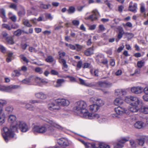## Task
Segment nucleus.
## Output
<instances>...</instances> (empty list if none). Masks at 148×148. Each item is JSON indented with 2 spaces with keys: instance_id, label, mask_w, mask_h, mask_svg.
I'll return each instance as SVG.
<instances>
[{
  "instance_id": "nucleus-1",
  "label": "nucleus",
  "mask_w": 148,
  "mask_h": 148,
  "mask_svg": "<svg viewBox=\"0 0 148 148\" xmlns=\"http://www.w3.org/2000/svg\"><path fill=\"white\" fill-rule=\"evenodd\" d=\"M10 130L7 127H4L3 128L4 132L2 133V136L5 140L7 142L11 138L14 137V134L13 132H18V129L23 132H27L29 128L27 124L23 121H17L14 125H12L10 127Z\"/></svg>"
},
{
  "instance_id": "nucleus-2",
  "label": "nucleus",
  "mask_w": 148,
  "mask_h": 148,
  "mask_svg": "<svg viewBox=\"0 0 148 148\" xmlns=\"http://www.w3.org/2000/svg\"><path fill=\"white\" fill-rule=\"evenodd\" d=\"M55 130L51 126H48L47 124H44L41 125H35L32 129V131L34 134L37 133L44 134L47 132L51 134L54 132Z\"/></svg>"
},
{
  "instance_id": "nucleus-3",
  "label": "nucleus",
  "mask_w": 148,
  "mask_h": 148,
  "mask_svg": "<svg viewBox=\"0 0 148 148\" xmlns=\"http://www.w3.org/2000/svg\"><path fill=\"white\" fill-rule=\"evenodd\" d=\"M75 106L74 109L76 110V112L79 113L81 116L84 118L88 113V111L86 109L87 106L86 102L83 101H78L75 103Z\"/></svg>"
},
{
  "instance_id": "nucleus-4",
  "label": "nucleus",
  "mask_w": 148,
  "mask_h": 148,
  "mask_svg": "<svg viewBox=\"0 0 148 148\" xmlns=\"http://www.w3.org/2000/svg\"><path fill=\"white\" fill-rule=\"evenodd\" d=\"M130 99L131 101L133 102L130 104L129 110L132 113L137 112L139 110H140L138 105L140 103H142V101L137 97H132Z\"/></svg>"
},
{
  "instance_id": "nucleus-5",
  "label": "nucleus",
  "mask_w": 148,
  "mask_h": 148,
  "mask_svg": "<svg viewBox=\"0 0 148 148\" xmlns=\"http://www.w3.org/2000/svg\"><path fill=\"white\" fill-rule=\"evenodd\" d=\"M115 111L116 114H113L112 116L115 118H119V116L122 115L124 114H127L128 113V111L125 108L119 106L115 108Z\"/></svg>"
},
{
  "instance_id": "nucleus-6",
  "label": "nucleus",
  "mask_w": 148,
  "mask_h": 148,
  "mask_svg": "<svg viewBox=\"0 0 148 148\" xmlns=\"http://www.w3.org/2000/svg\"><path fill=\"white\" fill-rule=\"evenodd\" d=\"M59 58H58V61L59 62L62 64L63 66L62 69L64 71H67V69L68 68V65L66 64V60L63 58V57L65 56L66 53L65 52H58Z\"/></svg>"
},
{
  "instance_id": "nucleus-7",
  "label": "nucleus",
  "mask_w": 148,
  "mask_h": 148,
  "mask_svg": "<svg viewBox=\"0 0 148 148\" xmlns=\"http://www.w3.org/2000/svg\"><path fill=\"white\" fill-rule=\"evenodd\" d=\"M48 107L49 110L55 111L60 109V107L58 103L56 102V100L54 102L49 103Z\"/></svg>"
},
{
  "instance_id": "nucleus-8",
  "label": "nucleus",
  "mask_w": 148,
  "mask_h": 148,
  "mask_svg": "<svg viewBox=\"0 0 148 148\" xmlns=\"http://www.w3.org/2000/svg\"><path fill=\"white\" fill-rule=\"evenodd\" d=\"M46 122L51 125V126L48 125V126H51L54 129V127H55L62 130H63L64 128L54 120L48 119Z\"/></svg>"
},
{
  "instance_id": "nucleus-9",
  "label": "nucleus",
  "mask_w": 148,
  "mask_h": 148,
  "mask_svg": "<svg viewBox=\"0 0 148 148\" xmlns=\"http://www.w3.org/2000/svg\"><path fill=\"white\" fill-rule=\"evenodd\" d=\"M86 147H88L90 146H91L92 148H110L109 145H107L103 143H101L99 144V147H96L94 144H90L89 143H85L84 144Z\"/></svg>"
},
{
  "instance_id": "nucleus-10",
  "label": "nucleus",
  "mask_w": 148,
  "mask_h": 148,
  "mask_svg": "<svg viewBox=\"0 0 148 148\" xmlns=\"http://www.w3.org/2000/svg\"><path fill=\"white\" fill-rule=\"evenodd\" d=\"M143 88L140 86H136L132 87L131 88L132 92L136 94H141L143 91Z\"/></svg>"
},
{
  "instance_id": "nucleus-11",
  "label": "nucleus",
  "mask_w": 148,
  "mask_h": 148,
  "mask_svg": "<svg viewBox=\"0 0 148 148\" xmlns=\"http://www.w3.org/2000/svg\"><path fill=\"white\" fill-rule=\"evenodd\" d=\"M93 14L90 15L89 16L85 18L86 20L90 19L93 21L97 19L98 16L99 15V13L97 10H95L92 11Z\"/></svg>"
},
{
  "instance_id": "nucleus-12",
  "label": "nucleus",
  "mask_w": 148,
  "mask_h": 148,
  "mask_svg": "<svg viewBox=\"0 0 148 148\" xmlns=\"http://www.w3.org/2000/svg\"><path fill=\"white\" fill-rule=\"evenodd\" d=\"M19 87V86L18 85H10L8 87L4 86H3L2 91H5L8 92H12L13 90L17 89Z\"/></svg>"
},
{
  "instance_id": "nucleus-13",
  "label": "nucleus",
  "mask_w": 148,
  "mask_h": 148,
  "mask_svg": "<svg viewBox=\"0 0 148 148\" xmlns=\"http://www.w3.org/2000/svg\"><path fill=\"white\" fill-rule=\"evenodd\" d=\"M5 114L3 108L0 107V125H2L5 122Z\"/></svg>"
},
{
  "instance_id": "nucleus-14",
  "label": "nucleus",
  "mask_w": 148,
  "mask_h": 148,
  "mask_svg": "<svg viewBox=\"0 0 148 148\" xmlns=\"http://www.w3.org/2000/svg\"><path fill=\"white\" fill-rule=\"evenodd\" d=\"M56 102L58 103L59 105H61L64 106H67L70 103L69 101L65 99H58L56 100Z\"/></svg>"
},
{
  "instance_id": "nucleus-15",
  "label": "nucleus",
  "mask_w": 148,
  "mask_h": 148,
  "mask_svg": "<svg viewBox=\"0 0 148 148\" xmlns=\"http://www.w3.org/2000/svg\"><path fill=\"white\" fill-rule=\"evenodd\" d=\"M137 4L136 3H133L132 2H130L129 7V10L131 12L134 13H136L137 12Z\"/></svg>"
},
{
  "instance_id": "nucleus-16",
  "label": "nucleus",
  "mask_w": 148,
  "mask_h": 148,
  "mask_svg": "<svg viewBox=\"0 0 148 148\" xmlns=\"http://www.w3.org/2000/svg\"><path fill=\"white\" fill-rule=\"evenodd\" d=\"M84 116V118L89 119H98L99 117V116L98 114H92L88 112V113Z\"/></svg>"
},
{
  "instance_id": "nucleus-17",
  "label": "nucleus",
  "mask_w": 148,
  "mask_h": 148,
  "mask_svg": "<svg viewBox=\"0 0 148 148\" xmlns=\"http://www.w3.org/2000/svg\"><path fill=\"white\" fill-rule=\"evenodd\" d=\"M35 96L37 98L42 100L45 99L47 97V95L42 92L36 93L35 94Z\"/></svg>"
},
{
  "instance_id": "nucleus-18",
  "label": "nucleus",
  "mask_w": 148,
  "mask_h": 148,
  "mask_svg": "<svg viewBox=\"0 0 148 148\" xmlns=\"http://www.w3.org/2000/svg\"><path fill=\"white\" fill-rule=\"evenodd\" d=\"M57 142L59 145L64 147L67 146L68 145L67 140L63 138L58 139Z\"/></svg>"
},
{
  "instance_id": "nucleus-19",
  "label": "nucleus",
  "mask_w": 148,
  "mask_h": 148,
  "mask_svg": "<svg viewBox=\"0 0 148 148\" xmlns=\"http://www.w3.org/2000/svg\"><path fill=\"white\" fill-rule=\"evenodd\" d=\"M100 87L104 88V82L99 81L98 82H92V87Z\"/></svg>"
},
{
  "instance_id": "nucleus-20",
  "label": "nucleus",
  "mask_w": 148,
  "mask_h": 148,
  "mask_svg": "<svg viewBox=\"0 0 148 148\" xmlns=\"http://www.w3.org/2000/svg\"><path fill=\"white\" fill-rule=\"evenodd\" d=\"M125 90L121 89H117L115 90V95L117 96H123L126 94Z\"/></svg>"
},
{
  "instance_id": "nucleus-21",
  "label": "nucleus",
  "mask_w": 148,
  "mask_h": 148,
  "mask_svg": "<svg viewBox=\"0 0 148 148\" xmlns=\"http://www.w3.org/2000/svg\"><path fill=\"white\" fill-rule=\"evenodd\" d=\"M123 103V99L121 98L118 97L116 98L114 101V104L116 106L121 105Z\"/></svg>"
},
{
  "instance_id": "nucleus-22",
  "label": "nucleus",
  "mask_w": 148,
  "mask_h": 148,
  "mask_svg": "<svg viewBox=\"0 0 148 148\" xmlns=\"http://www.w3.org/2000/svg\"><path fill=\"white\" fill-rule=\"evenodd\" d=\"M89 107L90 110L93 112H95L97 111L99 109V107L96 104L90 105Z\"/></svg>"
},
{
  "instance_id": "nucleus-23",
  "label": "nucleus",
  "mask_w": 148,
  "mask_h": 148,
  "mask_svg": "<svg viewBox=\"0 0 148 148\" xmlns=\"http://www.w3.org/2000/svg\"><path fill=\"white\" fill-rule=\"evenodd\" d=\"M140 112L145 114H148V106H143L140 108Z\"/></svg>"
},
{
  "instance_id": "nucleus-24",
  "label": "nucleus",
  "mask_w": 148,
  "mask_h": 148,
  "mask_svg": "<svg viewBox=\"0 0 148 148\" xmlns=\"http://www.w3.org/2000/svg\"><path fill=\"white\" fill-rule=\"evenodd\" d=\"M79 81L80 84L82 85H83L86 86L92 87V82L90 83H87L85 82L84 80L80 78H79Z\"/></svg>"
},
{
  "instance_id": "nucleus-25",
  "label": "nucleus",
  "mask_w": 148,
  "mask_h": 148,
  "mask_svg": "<svg viewBox=\"0 0 148 148\" xmlns=\"http://www.w3.org/2000/svg\"><path fill=\"white\" fill-rule=\"evenodd\" d=\"M16 117L15 115L11 114L9 116L8 120L9 123H12L16 121Z\"/></svg>"
},
{
  "instance_id": "nucleus-26",
  "label": "nucleus",
  "mask_w": 148,
  "mask_h": 148,
  "mask_svg": "<svg viewBox=\"0 0 148 148\" xmlns=\"http://www.w3.org/2000/svg\"><path fill=\"white\" fill-rule=\"evenodd\" d=\"M143 123L142 121H138L134 124V127L137 129H141L143 127Z\"/></svg>"
},
{
  "instance_id": "nucleus-27",
  "label": "nucleus",
  "mask_w": 148,
  "mask_h": 148,
  "mask_svg": "<svg viewBox=\"0 0 148 148\" xmlns=\"http://www.w3.org/2000/svg\"><path fill=\"white\" fill-rule=\"evenodd\" d=\"M93 50L92 47L89 48L85 51L84 53L86 56H89L93 54Z\"/></svg>"
},
{
  "instance_id": "nucleus-28",
  "label": "nucleus",
  "mask_w": 148,
  "mask_h": 148,
  "mask_svg": "<svg viewBox=\"0 0 148 148\" xmlns=\"http://www.w3.org/2000/svg\"><path fill=\"white\" fill-rule=\"evenodd\" d=\"M99 70L98 69H93L90 70V73L91 74L94 76L98 77L99 75Z\"/></svg>"
},
{
  "instance_id": "nucleus-29",
  "label": "nucleus",
  "mask_w": 148,
  "mask_h": 148,
  "mask_svg": "<svg viewBox=\"0 0 148 148\" xmlns=\"http://www.w3.org/2000/svg\"><path fill=\"white\" fill-rule=\"evenodd\" d=\"M64 82V80L63 79H58L57 82L56 84L54 85L55 87L58 88L62 86V84Z\"/></svg>"
},
{
  "instance_id": "nucleus-30",
  "label": "nucleus",
  "mask_w": 148,
  "mask_h": 148,
  "mask_svg": "<svg viewBox=\"0 0 148 148\" xmlns=\"http://www.w3.org/2000/svg\"><path fill=\"white\" fill-rule=\"evenodd\" d=\"M104 103L105 102L103 100L98 98L97 101H96V104L99 107L103 105Z\"/></svg>"
},
{
  "instance_id": "nucleus-31",
  "label": "nucleus",
  "mask_w": 148,
  "mask_h": 148,
  "mask_svg": "<svg viewBox=\"0 0 148 148\" xmlns=\"http://www.w3.org/2000/svg\"><path fill=\"white\" fill-rule=\"evenodd\" d=\"M130 139V138L129 136L122 137L121 138L119 142L122 143L124 144L129 141Z\"/></svg>"
},
{
  "instance_id": "nucleus-32",
  "label": "nucleus",
  "mask_w": 148,
  "mask_h": 148,
  "mask_svg": "<svg viewBox=\"0 0 148 148\" xmlns=\"http://www.w3.org/2000/svg\"><path fill=\"white\" fill-rule=\"evenodd\" d=\"M75 8L73 6H70L69 9L67 10L68 13L69 14L73 13L75 11Z\"/></svg>"
},
{
  "instance_id": "nucleus-33",
  "label": "nucleus",
  "mask_w": 148,
  "mask_h": 148,
  "mask_svg": "<svg viewBox=\"0 0 148 148\" xmlns=\"http://www.w3.org/2000/svg\"><path fill=\"white\" fill-rule=\"evenodd\" d=\"M103 55L101 54H98L97 56L96 60L99 63L100 61H101V60L103 59Z\"/></svg>"
},
{
  "instance_id": "nucleus-34",
  "label": "nucleus",
  "mask_w": 148,
  "mask_h": 148,
  "mask_svg": "<svg viewBox=\"0 0 148 148\" xmlns=\"http://www.w3.org/2000/svg\"><path fill=\"white\" fill-rule=\"evenodd\" d=\"M6 40L9 44H13L14 43L13 38L9 36L8 37H7Z\"/></svg>"
},
{
  "instance_id": "nucleus-35",
  "label": "nucleus",
  "mask_w": 148,
  "mask_h": 148,
  "mask_svg": "<svg viewBox=\"0 0 148 148\" xmlns=\"http://www.w3.org/2000/svg\"><path fill=\"white\" fill-rule=\"evenodd\" d=\"M145 63V62L143 60L138 61L137 63V66L139 68H141L143 66Z\"/></svg>"
},
{
  "instance_id": "nucleus-36",
  "label": "nucleus",
  "mask_w": 148,
  "mask_h": 148,
  "mask_svg": "<svg viewBox=\"0 0 148 148\" xmlns=\"http://www.w3.org/2000/svg\"><path fill=\"white\" fill-rule=\"evenodd\" d=\"M23 24L25 26L28 27H31L32 26V25L30 24L29 20H24L23 21Z\"/></svg>"
},
{
  "instance_id": "nucleus-37",
  "label": "nucleus",
  "mask_w": 148,
  "mask_h": 148,
  "mask_svg": "<svg viewBox=\"0 0 148 148\" xmlns=\"http://www.w3.org/2000/svg\"><path fill=\"white\" fill-rule=\"evenodd\" d=\"M22 30L20 29H18L16 31H15L14 33V34L17 36H20L22 33Z\"/></svg>"
},
{
  "instance_id": "nucleus-38",
  "label": "nucleus",
  "mask_w": 148,
  "mask_h": 148,
  "mask_svg": "<svg viewBox=\"0 0 148 148\" xmlns=\"http://www.w3.org/2000/svg\"><path fill=\"white\" fill-rule=\"evenodd\" d=\"M46 61L48 62H51L53 61V58L51 56H49L45 59Z\"/></svg>"
},
{
  "instance_id": "nucleus-39",
  "label": "nucleus",
  "mask_w": 148,
  "mask_h": 148,
  "mask_svg": "<svg viewBox=\"0 0 148 148\" xmlns=\"http://www.w3.org/2000/svg\"><path fill=\"white\" fill-rule=\"evenodd\" d=\"M123 25L125 28L126 26L129 27H132V23L130 22H127L126 24L123 23Z\"/></svg>"
},
{
  "instance_id": "nucleus-40",
  "label": "nucleus",
  "mask_w": 148,
  "mask_h": 148,
  "mask_svg": "<svg viewBox=\"0 0 148 148\" xmlns=\"http://www.w3.org/2000/svg\"><path fill=\"white\" fill-rule=\"evenodd\" d=\"M98 98L96 97H92L90 98V102L92 103H96V101H97Z\"/></svg>"
},
{
  "instance_id": "nucleus-41",
  "label": "nucleus",
  "mask_w": 148,
  "mask_h": 148,
  "mask_svg": "<svg viewBox=\"0 0 148 148\" xmlns=\"http://www.w3.org/2000/svg\"><path fill=\"white\" fill-rule=\"evenodd\" d=\"M34 79L36 83H37L39 85H40V84L41 83V78L38 77H36L34 78Z\"/></svg>"
},
{
  "instance_id": "nucleus-42",
  "label": "nucleus",
  "mask_w": 148,
  "mask_h": 148,
  "mask_svg": "<svg viewBox=\"0 0 148 148\" xmlns=\"http://www.w3.org/2000/svg\"><path fill=\"white\" fill-rule=\"evenodd\" d=\"M129 141L130 145L132 147H136V144L134 140H130Z\"/></svg>"
},
{
  "instance_id": "nucleus-43",
  "label": "nucleus",
  "mask_w": 148,
  "mask_h": 148,
  "mask_svg": "<svg viewBox=\"0 0 148 148\" xmlns=\"http://www.w3.org/2000/svg\"><path fill=\"white\" fill-rule=\"evenodd\" d=\"M112 2V0H106L104 2L108 6L109 8H111V4L110 3V2Z\"/></svg>"
},
{
  "instance_id": "nucleus-44",
  "label": "nucleus",
  "mask_w": 148,
  "mask_h": 148,
  "mask_svg": "<svg viewBox=\"0 0 148 148\" xmlns=\"http://www.w3.org/2000/svg\"><path fill=\"white\" fill-rule=\"evenodd\" d=\"M2 27L3 28H5L8 30H10L11 28L8 25L4 24L2 25Z\"/></svg>"
},
{
  "instance_id": "nucleus-45",
  "label": "nucleus",
  "mask_w": 148,
  "mask_h": 148,
  "mask_svg": "<svg viewBox=\"0 0 148 148\" xmlns=\"http://www.w3.org/2000/svg\"><path fill=\"white\" fill-rule=\"evenodd\" d=\"M124 33H119L117 36V38L118 39H116V41L117 42L119 40L121 39L123 37V36Z\"/></svg>"
},
{
  "instance_id": "nucleus-46",
  "label": "nucleus",
  "mask_w": 148,
  "mask_h": 148,
  "mask_svg": "<svg viewBox=\"0 0 148 148\" xmlns=\"http://www.w3.org/2000/svg\"><path fill=\"white\" fill-rule=\"evenodd\" d=\"M30 82V80L28 79H25L22 81L23 83L27 84H29Z\"/></svg>"
},
{
  "instance_id": "nucleus-47",
  "label": "nucleus",
  "mask_w": 148,
  "mask_h": 148,
  "mask_svg": "<svg viewBox=\"0 0 148 148\" xmlns=\"http://www.w3.org/2000/svg\"><path fill=\"white\" fill-rule=\"evenodd\" d=\"M125 34L128 39H131L134 36L133 34L132 33H127Z\"/></svg>"
},
{
  "instance_id": "nucleus-48",
  "label": "nucleus",
  "mask_w": 148,
  "mask_h": 148,
  "mask_svg": "<svg viewBox=\"0 0 148 148\" xmlns=\"http://www.w3.org/2000/svg\"><path fill=\"white\" fill-rule=\"evenodd\" d=\"M5 110L8 112H12L13 110V108L10 106H8L5 108Z\"/></svg>"
},
{
  "instance_id": "nucleus-49",
  "label": "nucleus",
  "mask_w": 148,
  "mask_h": 148,
  "mask_svg": "<svg viewBox=\"0 0 148 148\" xmlns=\"http://www.w3.org/2000/svg\"><path fill=\"white\" fill-rule=\"evenodd\" d=\"M7 103V101L4 100L0 99V106H3Z\"/></svg>"
},
{
  "instance_id": "nucleus-50",
  "label": "nucleus",
  "mask_w": 148,
  "mask_h": 148,
  "mask_svg": "<svg viewBox=\"0 0 148 148\" xmlns=\"http://www.w3.org/2000/svg\"><path fill=\"white\" fill-rule=\"evenodd\" d=\"M134 97V96H130L128 97H125L124 100L127 103H129L130 102V101H131V97Z\"/></svg>"
},
{
  "instance_id": "nucleus-51",
  "label": "nucleus",
  "mask_w": 148,
  "mask_h": 148,
  "mask_svg": "<svg viewBox=\"0 0 148 148\" xmlns=\"http://www.w3.org/2000/svg\"><path fill=\"white\" fill-rule=\"evenodd\" d=\"M116 29L119 31V33H124V30L122 27L121 26H118Z\"/></svg>"
},
{
  "instance_id": "nucleus-52",
  "label": "nucleus",
  "mask_w": 148,
  "mask_h": 148,
  "mask_svg": "<svg viewBox=\"0 0 148 148\" xmlns=\"http://www.w3.org/2000/svg\"><path fill=\"white\" fill-rule=\"evenodd\" d=\"M138 144L141 146H143L145 143V141L143 139H140L138 140Z\"/></svg>"
},
{
  "instance_id": "nucleus-53",
  "label": "nucleus",
  "mask_w": 148,
  "mask_h": 148,
  "mask_svg": "<svg viewBox=\"0 0 148 148\" xmlns=\"http://www.w3.org/2000/svg\"><path fill=\"white\" fill-rule=\"evenodd\" d=\"M35 71L40 74H41L43 73V71L41 68L39 67H37L35 68Z\"/></svg>"
},
{
  "instance_id": "nucleus-54",
  "label": "nucleus",
  "mask_w": 148,
  "mask_h": 148,
  "mask_svg": "<svg viewBox=\"0 0 148 148\" xmlns=\"http://www.w3.org/2000/svg\"><path fill=\"white\" fill-rule=\"evenodd\" d=\"M5 15V10L3 8L0 9V16L1 17Z\"/></svg>"
},
{
  "instance_id": "nucleus-55",
  "label": "nucleus",
  "mask_w": 148,
  "mask_h": 148,
  "mask_svg": "<svg viewBox=\"0 0 148 148\" xmlns=\"http://www.w3.org/2000/svg\"><path fill=\"white\" fill-rule=\"evenodd\" d=\"M112 85V84L110 82H104V88L110 87Z\"/></svg>"
},
{
  "instance_id": "nucleus-56",
  "label": "nucleus",
  "mask_w": 148,
  "mask_h": 148,
  "mask_svg": "<svg viewBox=\"0 0 148 148\" xmlns=\"http://www.w3.org/2000/svg\"><path fill=\"white\" fill-rule=\"evenodd\" d=\"M90 64L88 63H84L83 65V68L84 69L88 68L90 66Z\"/></svg>"
},
{
  "instance_id": "nucleus-57",
  "label": "nucleus",
  "mask_w": 148,
  "mask_h": 148,
  "mask_svg": "<svg viewBox=\"0 0 148 148\" xmlns=\"http://www.w3.org/2000/svg\"><path fill=\"white\" fill-rule=\"evenodd\" d=\"M0 50L3 53H5L6 51L5 48L3 45H0Z\"/></svg>"
},
{
  "instance_id": "nucleus-58",
  "label": "nucleus",
  "mask_w": 148,
  "mask_h": 148,
  "mask_svg": "<svg viewBox=\"0 0 148 148\" xmlns=\"http://www.w3.org/2000/svg\"><path fill=\"white\" fill-rule=\"evenodd\" d=\"M123 143H121L119 141V142L116 144V146H115V147L116 148H121L123 147Z\"/></svg>"
},
{
  "instance_id": "nucleus-59",
  "label": "nucleus",
  "mask_w": 148,
  "mask_h": 148,
  "mask_svg": "<svg viewBox=\"0 0 148 148\" xmlns=\"http://www.w3.org/2000/svg\"><path fill=\"white\" fill-rule=\"evenodd\" d=\"M72 23L75 26H78L79 24V22L78 20H74L73 21Z\"/></svg>"
},
{
  "instance_id": "nucleus-60",
  "label": "nucleus",
  "mask_w": 148,
  "mask_h": 148,
  "mask_svg": "<svg viewBox=\"0 0 148 148\" xmlns=\"http://www.w3.org/2000/svg\"><path fill=\"white\" fill-rule=\"evenodd\" d=\"M21 58L24 61L27 63L29 62V61L26 58V57L24 56L23 55H21L20 56Z\"/></svg>"
},
{
  "instance_id": "nucleus-61",
  "label": "nucleus",
  "mask_w": 148,
  "mask_h": 148,
  "mask_svg": "<svg viewBox=\"0 0 148 148\" xmlns=\"http://www.w3.org/2000/svg\"><path fill=\"white\" fill-rule=\"evenodd\" d=\"M9 18L13 22H15L16 20V17L15 15H13L11 16H10Z\"/></svg>"
},
{
  "instance_id": "nucleus-62",
  "label": "nucleus",
  "mask_w": 148,
  "mask_h": 148,
  "mask_svg": "<svg viewBox=\"0 0 148 148\" xmlns=\"http://www.w3.org/2000/svg\"><path fill=\"white\" fill-rule=\"evenodd\" d=\"M108 61L107 59H104L103 58V59L102 60H101V61L99 63H102L104 64H106L108 63Z\"/></svg>"
},
{
  "instance_id": "nucleus-63",
  "label": "nucleus",
  "mask_w": 148,
  "mask_h": 148,
  "mask_svg": "<svg viewBox=\"0 0 148 148\" xmlns=\"http://www.w3.org/2000/svg\"><path fill=\"white\" fill-rule=\"evenodd\" d=\"M11 29H16L19 27V25L18 24H14L11 25Z\"/></svg>"
},
{
  "instance_id": "nucleus-64",
  "label": "nucleus",
  "mask_w": 148,
  "mask_h": 148,
  "mask_svg": "<svg viewBox=\"0 0 148 148\" xmlns=\"http://www.w3.org/2000/svg\"><path fill=\"white\" fill-rule=\"evenodd\" d=\"M144 93L147 95H148V86L145 87L143 90Z\"/></svg>"
}]
</instances>
